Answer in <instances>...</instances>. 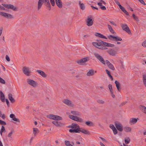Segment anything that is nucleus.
Here are the masks:
<instances>
[{
	"mask_svg": "<svg viewBox=\"0 0 146 146\" xmlns=\"http://www.w3.org/2000/svg\"><path fill=\"white\" fill-rule=\"evenodd\" d=\"M0 124L1 125H5L6 123L5 121L0 120Z\"/></svg>",
	"mask_w": 146,
	"mask_h": 146,
	"instance_id": "nucleus-47",
	"label": "nucleus"
},
{
	"mask_svg": "<svg viewBox=\"0 0 146 146\" xmlns=\"http://www.w3.org/2000/svg\"><path fill=\"white\" fill-rule=\"evenodd\" d=\"M130 139L129 137H127L125 140V142L126 144H127L130 142Z\"/></svg>",
	"mask_w": 146,
	"mask_h": 146,
	"instance_id": "nucleus-37",
	"label": "nucleus"
},
{
	"mask_svg": "<svg viewBox=\"0 0 146 146\" xmlns=\"http://www.w3.org/2000/svg\"><path fill=\"white\" fill-rule=\"evenodd\" d=\"M48 115V117L52 119L57 120H62V117L53 114H50Z\"/></svg>",
	"mask_w": 146,
	"mask_h": 146,
	"instance_id": "nucleus-9",
	"label": "nucleus"
},
{
	"mask_svg": "<svg viewBox=\"0 0 146 146\" xmlns=\"http://www.w3.org/2000/svg\"><path fill=\"white\" fill-rule=\"evenodd\" d=\"M13 133V131H12L8 135V137H10L12 135Z\"/></svg>",
	"mask_w": 146,
	"mask_h": 146,
	"instance_id": "nucleus-55",
	"label": "nucleus"
},
{
	"mask_svg": "<svg viewBox=\"0 0 146 146\" xmlns=\"http://www.w3.org/2000/svg\"><path fill=\"white\" fill-rule=\"evenodd\" d=\"M106 63V64L108 66L109 65H110L111 63L108 60H106L105 63Z\"/></svg>",
	"mask_w": 146,
	"mask_h": 146,
	"instance_id": "nucleus-54",
	"label": "nucleus"
},
{
	"mask_svg": "<svg viewBox=\"0 0 146 146\" xmlns=\"http://www.w3.org/2000/svg\"><path fill=\"white\" fill-rule=\"evenodd\" d=\"M43 3H44L45 5L49 8V10L51 9L50 5L49 0H39L37 7V9L38 10L40 9Z\"/></svg>",
	"mask_w": 146,
	"mask_h": 146,
	"instance_id": "nucleus-1",
	"label": "nucleus"
},
{
	"mask_svg": "<svg viewBox=\"0 0 146 146\" xmlns=\"http://www.w3.org/2000/svg\"><path fill=\"white\" fill-rule=\"evenodd\" d=\"M52 123L56 126H61L64 125V124L57 121H52Z\"/></svg>",
	"mask_w": 146,
	"mask_h": 146,
	"instance_id": "nucleus-16",
	"label": "nucleus"
},
{
	"mask_svg": "<svg viewBox=\"0 0 146 146\" xmlns=\"http://www.w3.org/2000/svg\"><path fill=\"white\" fill-rule=\"evenodd\" d=\"M125 131L127 132H130L131 131V128L129 127H126L124 128Z\"/></svg>",
	"mask_w": 146,
	"mask_h": 146,
	"instance_id": "nucleus-34",
	"label": "nucleus"
},
{
	"mask_svg": "<svg viewBox=\"0 0 146 146\" xmlns=\"http://www.w3.org/2000/svg\"><path fill=\"white\" fill-rule=\"evenodd\" d=\"M106 73L108 74V76L110 74V72L108 70L106 69Z\"/></svg>",
	"mask_w": 146,
	"mask_h": 146,
	"instance_id": "nucleus-62",
	"label": "nucleus"
},
{
	"mask_svg": "<svg viewBox=\"0 0 146 146\" xmlns=\"http://www.w3.org/2000/svg\"><path fill=\"white\" fill-rule=\"evenodd\" d=\"M94 70L92 69L89 70V71L86 74V75L89 76H92L94 75Z\"/></svg>",
	"mask_w": 146,
	"mask_h": 146,
	"instance_id": "nucleus-21",
	"label": "nucleus"
},
{
	"mask_svg": "<svg viewBox=\"0 0 146 146\" xmlns=\"http://www.w3.org/2000/svg\"><path fill=\"white\" fill-rule=\"evenodd\" d=\"M2 5L5 8L11 9L14 11H15L17 10L16 7L13 5L11 4H2Z\"/></svg>",
	"mask_w": 146,
	"mask_h": 146,
	"instance_id": "nucleus-12",
	"label": "nucleus"
},
{
	"mask_svg": "<svg viewBox=\"0 0 146 146\" xmlns=\"http://www.w3.org/2000/svg\"><path fill=\"white\" fill-rule=\"evenodd\" d=\"M109 39L111 40H113L114 41L117 42L118 41H121L122 40V38L117 36H114L113 35H110L108 36Z\"/></svg>",
	"mask_w": 146,
	"mask_h": 146,
	"instance_id": "nucleus-8",
	"label": "nucleus"
},
{
	"mask_svg": "<svg viewBox=\"0 0 146 146\" xmlns=\"http://www.w3.org/2000/svg\"><path fill=\"white\" fill-rule=\"evenodd\" d=\"M0 82L2 84H5V81L2 78L0 77Z\"/></svg>",
	"mask_w": 146,
	"mask_h": 146,
	"instance_id": "nucleus-43",
	"label": "nucleus"
},
{
	"mask_svg": "<svg viewBox=\"0 0 146 146\" xmlns=\"http://www.w3.org/2000/svg\"><path fill=\"white\" fill-rule=\"evenodd\" d=\"M8 98L11 102H14V100L12 97V95L11 94H8Z\"/></svg>",
	"mask_w": 146,
	"mask_h": 146,
	"instance_id": "nucleus-31",
	"label": "nucleus"
},
{
	"mask_svg": "<svg viewBox=\"0 0 146 146\" xmlns=\"http://www.w3.org/2000/svg\"><path fill=\"white\" fill-rule=\"evenodd\" d=\"M99 49H102V50H105V49H106L107 48H106V46H104L102 45H101L100 47L99 48Z\"/></svg>",
	"mask_w": 146,
	"mask_h": 146,
	"instance_id": "nucleus-42",
	"label": "nucleus"
},
{
	"mask_svg": "<svg viewBox=\"0 0 146 146\" xmlns=\"http://www.w3.org/2000/svg\"><path fill=\"white\" fill-rule=\"evenodd\" d=\"M138 118L136 119L135 118H132L130 119L129 123L131 125H134L135 124L137 121Z\"/></svg>",
	"mask_w": 146,
	"mask_h": 146,
	"instance_id": "nucleus-17",
	"label": "nucleus"
},
{
	"mask_svg": "<svg viewBox=\"0 0 146 146\" xmlns=\"http://www.w3.org/2000/svg\"><path fill=\"white\" fill-rule=\"evenodd\" d=\"M0 99L2 102H4L5 100L4 95H3L2 96H0Z\"/></svg>",
	"mask_w": 146,
	"mask_h": 146,
	"instance_id": "nucleus-46",
	"label": "nucleus"
},
{
	"mask_svg": "<svg viewBox=\"0 0 146 146\" xmlns=\"http://www.w3.org/2000/svg\"><path fill=\"white\" fill-rule=\"evenodd\" d=\"M85 124L88 126H93L94 125V123L91 122L90 121H86L85 123Z\"/></svg>",
	"mask_w": 146,
	"mask_h": 146,
	"instance_id": "nucleus-32",
	"label": "nucleus"
},
{
	"mask_svg": "<svg viewBox=\"0 0 146 146\" xmlns=\"http://www.w3.org/2000/svg\"><path fill=\"white\" fill-rule=\"evenodd\" d=\"M95 35L96 36H98L100 38H105L106 39H107V38L105 36L99 33H96L95 34Z\"/></svg>",
	"mask_w": 146,
	"mask_h": 146,
	"instance_id": "nucleus-22",
	"label": "nucleus"
},
{
	"mask_svg": "<svg viewBox=\"0 0 146 146\" xmlns=\"http://www.w3.org/2000/svg\"><path fill=\"white\" fill-rule=\"evenodd\" d=\"M0 15L8 19L13 18V16L7 13L0 12Z\"/></svg>",
	"mask_w": 146,
	"mask_h": 146,
	"instance_id": "nucleus-15",
	"label": "nucleus"
},
{
	"mask_svg": "<svg viewBox=\"0 0 146 146\" xmlns=\"http://www.w3.org/2000/svg\"><path fill=\"white\" fill-rule=\"evenodd\" d=\"M107 52L110 55L112 56H115L116 54V52L113 49H110L107 51Z\"/></svg>",
	"mask_w": 146,
	"mask_h": 146,
	"instance_id": "nucleus-18",
	"label": "nucleus"
},
{
	"mask_svg": "<svg viewBox=\"0 0 146 146\" xmlns=\"http://www.w3.org/2000/svg\"><path fill=\"white\" fill-rule=\"evenodd\" d=\"M92 44L93 45L98 48H99L100 47L101 45V44H100V43H98V42H93L92 43Z\"/></svg>",
	"mask_w": 146,
	"mask_h": 146,
	"instance_id": "nucleus-30",
	"label": "nucleus"
},
{
	"mask_svg": "<svg viewBox=\"0 0 146 146\" xmlns=\"http://www.w3.org/2000/svg\"><path fill=\"white\" fill-rule=\"evenodd\" d=\"M123 12L124 13L127 15H129V14L128 13L127 11L126 10H125L124 11V12Z\"/></svg>",
	"mask_w": 146,
	"mask_h": 146,
	"instance_id": "nucleus-64",
	"label": "nucleus"
},
{
	"mask_svg": "<svg viewBox=\"0 0 146 146\" xmlns=\"http://www.w3.org/2000/svg\"><path fill=\"white\" fill-rule=\"evenodd\" d=\"M27 82L28 84L33 88H36L38 85V84L36 82L32 79H28L27 80Z\"/></svg>",
	"mask_w": 146,
	"mask_h": 146,
	"instance_id": "nucleus-4",
	"label": "nucleus"
},
{
	"mask_svg": "<svg viewBox=\"0 0 146 146\" xmlns=\"http://www.w3.org/2000/svg\"><path fill=\"white\" fill-rule=\"evenodd\" d=\"M80 132H81L82 133L85 134L89 135L90 134V132L88 130H86L84 129H82L81 130L80 128Z\"/></svg>",
	"mask_w": 146,
	"mask_h": 146,
	"instance_id": "nucleus-23",
	"label": "nucleus"
},
{
	"mask_svg": "<svg viewBox=\"0 0 146 146\" xmlns=\"http://www.w3.org/2000/svg\"><path fill=\"white\" fill-rule=\"evenodd\" d=\"M10 117L13 119L15 117V115L13 114H11L10 115Z\"/></svg>",
	"mask_w": 146,
	"mask_h": 146,
	"instance_id": "nucleus-60",
	"label": "nucleus"
},
{
	"mask_svg": "<svg viewBox=\"0 0 146 146\" xmlns=\"http://www.w3.org/2000/svg\"><path fill=\"white\" fill-rule=\"evenodd\" d=\"M138 1L142 4L146 5V4L143 0H138Z\"/></svg>",
	"mask_w": 146,
	"mask_h": 146,
	"instance_id": "nucleus-57",
	"label": "nucleus"
},
{
	"mask_svg": "<svg viewBox=\"0 0 146 146\" xmlns=\"http://www.w3.org/2000/svg\"><path fill=\"white\" fill-rule=\"evenodd\" d=\"M93 17L92 15H89L87 17L86 22V25L89 27L92 26L94 23V20Z\"/></svg>",
	"mask_w": 146,
	"mask_h": 146,
	"instance_id": "nucleus-3",
	"label": "nucleus"
},
{
	"mask_svg": "<svg viewBox=\"0 0 146 146\" xmlns=\"http://www.w3.org/2000/svg\"><path fill=\"white\" fill-rule=\"evenodd\" d=\"M69 117L70 119L77 121H78L80 123H83L84 122L83 119L82 118L76 116L69 115Z\"/></svg>",
	"mask_w": 146,
	"mask_h": 146,
	"instance_id": "nucleus-6",
	"label": "nucleus"
},
{
	"mask_svg": "<svg viewBox=\"0 0 146 146\" xmlns=\"http://www.w3.org/2000/svg\"><path fill=\"white\" fill-rule=\"evenodd\" d=\"M115 84H116V87L117 88V90L118 91H120V84L119 82L117 81L116 80L115 81Z\"/></svg>",
	"mask_w": 146,
	"mask_h": 146,
	"instance_id": "nucleus-25",
	"label": "nucleus"
},
{
	"mask_svg": "<svg viewBox=\"0 0 146 146\" xmlns=\"http://www.w3.org/2000/svg\"><path fill=\"white\" fill-rule=\"evenodd\" d=\"M69 127H71L72 129L69 130V131L71 133H80V127L77 124L72 123L71 125L69 126Z\"/></svg>",
	"mask_w": 146,
	"mask_h": 146,
	"instance_id": "nucleus-2",
	"label": "nucleus"
},
{
	"mask_svg": "<svg viewBox=\"0 0 146 146\" xmlns=\"http://www.w3.org/2000/svg\"><path fill=\"white\" fill-rule=\"evenodd\" d=\"M127 102L126 101L125 102H123L120 105V106H121L124 105L125 104H126L127 103Z\"/></svg>",
	"mask_w": 146,
	"mask_h": 146,
	"instance_id": "nucleus-61",
	"label": "nucleus"
},
{
	"mask_svg": "<svg viewBox=\"0 0 146 146\" xmlns=\"http://www.w3.org/2000/svg\"><path fill=\"white\" fill-rule=\"evenodd\" d=\"M101 42H102V44L104 46H107V45H108V43L104 42L103 41H101Z\"/></svg>",
	"mask_w": 146,
	"mask_h": 146,
	"instance_id": "nucleus-52",
	"label": "nucleus"
},
{
	"mask_svg": "<svg viewBox=\"0 0 146 146\" xmlns=\"http://www.w3.org/2000/svg\"><path fill=\"white\" fill-rule=\"evenodd\" d=\"M97 102L100 104H103L105 103V102L104 101L101 100H97Z\"/></svg>",
	"mask_w": 146,
	"mask_h": 146,
	"instance_id": "nucleus-38",
	"label": "nucleus"
},
{
	"mask_svg": "<svg viewBox=\"0 0 146 146\" xmlns=\"http://www.w3.org/2000/svg\"><path fill=\"white\" fill-rule=\"evenodd\" d=\"M22 70L23 73L26 76H30V74L31 72L30 68L28 67L24 66L22 68Z\"/></svg>",
	"mask_w": 146,
	"mask_h": 146,
	"instance_id": "nucleus-5",
	"label": "nucleus"
},
{
	"mask_svg": "<svg viewBox=\"0 0 146 146\" xmlns=\"http://www.w3.org/2000/svg\"><path fill=\"white\" fill-rule=\"evenodd\" d=\"M115 3L119 6V8L121 7L122 6L120 5V3L117 0H114Z\"/></svg>",
	"mask_w": 146,
	"mask_h": 146,
	"instance_id": "nucleus-40",
	"label": "nucleus"
},
{
	"mask_svg": "<svg viewBox=\"0 0 146 146\" xmlns=\"http://www.w3.org/2000/svg\"><path fill=\"white\" fill-rule=\"evenodd\" d=\"M113 130L115 128L114 125L113 124H110L109 126Z\"/></svg>",
	"mask_w": 146,
	"mask_h": 146,
	"instance_id": "nucleus-51",
	"label": "nucleus"
},
{
	"mask_svg": "<svg viewBox=\"0 0 146 146\" xmlns=\"http://www.w3.org/2000/svg\"><path fill=\"white\" fill-rule=\"evenodd\" d=\"M36 71L42 77L46 78L47 77L46 74L43 71L39 70H37Z\"/></svg>",
	"mask_w": 146,
	"mask_h": 146,
	"instance_id": "nucleus-19",
	"label": "nucleus"
},
{
	"mask_svg": "<svg viewBox=\"0 0 146 146\" xmlns=\"http://www.w3.org/2000/svg\"><path fill=\"white\" fill-rule=\"evenodd\" d=\"M5 130V129L4 126L2 125L1 128L0 130V133L1 135H2V133Z\"/></svg>",
	"mask_w": 146,
	"mask_h": 146,
	"instance_id": "nucleus-35",
	"label": "nucleus"
},
{
	"mask_svg": "<svg viewBox=\"0 0 146 146\" xmlns=\"http://www.w3.org/2000/svg\"><path fill=\"white\" fill-rule=\"evenodd\" d=\"M0 117L4 119L5 118V115L4 114H2L1 113V111H0Z\"/></svg>",
	"mask_w": 146,
	"mask_h": 146,
	"instance_id": "nucleus-41",
	"label": "nucleus"
},
{
	"mask_svg": "<svg viewBox=\"0 0 146 146\" xmlns=\"http://www.w3.org/2000/svg\"><path fill=\"white\" fill-rule=\"evenodd\" d=\"M88 57H85L76 61V62L80 65L83 64V63L87 61L88 60Z\"/></svg>",
	"mask_w": 146,
	"mask_h": 146,
	"instance_id": "nucleus-13",
	"label": "nucleus"
},
{
	"mask_svg": "<svg viewBox=\"0 0 146 146\" xmlns=\"http://www.w3.org/2000/svg\"><path fill=\"white\" fill-rule=\"evenodd\" d=\"M62 102L66 105L70 107H73L74 106L73 103L70 100L64 99L63 100Z\"/></svg>",
	"mask_w": 146,
	"mask_h": 146,
	"instance_id": "nucleus-10",
	"label": "nucleus"
},
{
	"mask_svg": "<svg viewBox=\"0 0 146 146\" xmlns=\"http://www.w3.org/2000/svg\"><path fill=\"white\" fill-rule=\"evenodd\" d=\"M79 4L80 5V8L82 10H84L85 9V6L84 4L81 3L80 1H79Z\"/></svg>",
	"mask_w": 146,
	"mask_h": 146,
	"instance_id": "nucleus-33",
	"label": "nucleus"
},
{
	"mask_svg": "<svg viewBox=\"0 0 146 146\" xmlns=\"http://www.w3.org/2000/svg\"><path fill=\"white\" fill-rule=\"evenodd\" d=\"M39 132V130L36 128H33V133L34 135V136H35L36 134Z\"/></svg>",
	"mask_w": 146,
	"mask_h": 146,
	"instance_id": "nucleus-27",
	"label": "nucleus"
},
{
	"mask_svg": "<svg viewBox=\"0 0 146 146\" xmlns=\"http://www.w3.org/2000/svg\"><path fill=\"white\" fill-rule=\"evenodd\" d=\"M108 88L109 90L111 89H112V85L111 84H109L108 85Z\"/></svg>",
	"mask_w": 146,
	"mask_h": 146,
	"instance_id": "nucleus-63",
	"label": "nucleus"
},
{
	"mask_svg": "<svg viewBox=\"0 0 146 146\" xmlns=\"http://www.w3.org/2000/svg\"><path fill=\"white\" fill-rule=\"evenodd\" d=\"M143 81L144 85L146 87V74H145L143 75Z\"/></svg>",
	"mask_w": 146,
	"mask_h": 146,
	"instance_id": "nucleus-28",
	"label": "nucleus"
},
{
	"mask_svg": "<svg viewBox=\"0 0 146 146\" xmlns=\"http://www.w3.org/2000/svg\"><path fill=\"white\" fill-rule=\"evenodd\" d=\"M115 125L118 130L120 131H123L122 126L120 123L118 122H115Z\"/></svg>",
	"mask_w": 146,
	"mask_h": 146,
	"instance_id": "nucleus-14",
	"label": "nucleus"
},
{
	"mask_svg": "<svg viewBox=\"0 0 146 146\" xmlns=\"http://www.w3.org/2000/svg\"><path fill=\"white\" fill-rule=\"evenodd\" d=\"M121 27L124 31H125L129 34L131 33L130 30L126 24H122L121 25Z\"/></svg>",
	"mask_w": 146,
	"mask_h": 146,
	"instance_id": "nucleus-11",
	"label": "nucleus"
},
{
	"mask_svg": "<svg viewBox=\"0 0 146 146\" xmlns=\"http://www.w3.org/2000/svg\"><path fill=\"white\" fill-rule=\"evenodd\" d=\"M108 67L111 70H115V68L113 64H111L110 65H109Z\"/></svg>",
	"mask_w": 146,
	"mask_h": 146,
	"instance_id": "nucleus-36",
	"label": "nucleus"
},
{
	"mask_svg": "<svg viewBox=\"0 0 146 146\" xmlns=\"http://www.w3.org/2000/svg\"><path fill=\"white\" fill-rule=\"evenodd\" d=\"M56 3L59 8H61L62 7V3L60 0H55Z\"/></svg>",
	"mask_w": 146,
	"mask_h": 146,
	"instance_id": "nucleus-20",
	"label": "nucleus"
},
{
	"mask_svg": "<svg viewBox=\"0 0 146 146\" xmlns=\"http://www.w3.org/2000/svg\"><path fill=\"white\" fill-rule=\"evenodd\" d=\"M114 134L115 135L117 133V131L115 128L112 130Z\"/></svg>",
	"mask_w": 146,
	"mask_h": 146,
	"instance_id": "nucleus-45",
	"label": "nucleus"
},
{
	"mask_svg": "<svg viewBox=\"0 0 146 146\" xmlns=\"http://www.w3.org/2000/svg\"><path fill=\"white\" fill-rule=\"evenodd\" d=\"M132 16H133V18L135 20H136V21H139V20L138 17L137 16H136L134 14H133Z\"/></svg>",
	"mask_w": 146,
	"mask_h": 146,
	"instance_id": "nucleus-39",
	"label": "nucleus"
},
{
	"mask_svg": "<svg viewBox=\"0 0 146 146\" xmlns=\"http://www.w3.org/2000/svg\"><path fill=\"white\" fill-rule=\"evenodd\" d=\"M100 8L103 10H106V8L105 6L102 5L100 7Z\"/></svg>",
	"mask_w": 146,
	"mask_h": 146,
	"instance_id": "nucleus-56",
	"label": "nucleus"
},
{
	"mask_svg": "<svg viewBox=\"0 0 146 146\" xmlns=\"http://www.w3.org/2000/svg\"><path fill=\"white\" fill-rule=\"evenodd\" d=\"M65 143L66 145L68 146L70 144V142L69 141L66 140L65 141Z\"/></svg>",
	"mask_w": 146,
	"mask_h": 146,
	"instance_id": "nucleus-44",
	"label": "nucleus"
},
{
	"mask_svg": "<svg viewBox=\"0 0 146 146\" xmlns=\"http://www.w3.org/2000/svg\"><path fill=\"white\" fill-rule=\"evenodd\" d=\"M94 56L102 63L104 64H106L105 60L103 59V57L101 56L99 54L97 53H94Z\"/></svg>",
	"mask_w": 146,
	"mask_h": 146,
	"instance_id": "nucleus-7",
	"label": "nucleus"
},
{
	"mask_svg": "<svg viewBox=\"0 0 146 146\" xmlns=\"http://www.w3.org/2000/svg\"><path fill=\"white\" fill-rule=\"evenodd\" d=\"M139 108L141 110V111L143 113L146 114V107L140 105L139 106Z\"/></svg>",
	"mask_w": 146,
	"mask_h": 146,
	"instance_id": "nucleus-24",
	"label": "nucleus"
},
{
	"mask_svg": "<svg viewBox=\"0 0 146 146\" xmlns=\"http://www.w3.org/2000/svg\"><path fill=\"white\" fill-rule=\"evenodd\" d=\"M121 9V11L123 12H124V11L125 10V8L123 7L122 6H121V7H120V8H119Z\"/></svg>",
	"mask_w": 146,
	"mask_h": 146,
	"instance_id": "nucleus-58",
	"label": "nucleus"
},
{
	"mask_svg": "<svg viewBox=\"0 0 146 146\" xmlns=\"http://www.w3.org/2000/svg\"><path fill=\"white\" fill-rule=\"evenodd\" d=\"M142 45L144 47H146V40L142 43Z\"/></svg>",
	"mask_w": 146,
	"mask_h": 146,
	"instance_id": "nucleus-50",
	"label": "nucleus"
},
{
	"mask_svg": "<svg viewBox=\"0 0 146 146\" xmlns=\"http://www.w3.org/2000/svg\"><path fill=\"white\" fill-rule=\"evenodd\" d=\"M114 46L115 45L114 44L108 43V45H107V46L112 47H114Z\"/></svg>",
	"mask_w": 146,
	"mask_h": 146,
	"instance_id": "nucleus-48",
	"label": "nucleus"
},
{
	"mask_svg": "<svg viewBox=\"0 0 146 146\" xmlns=\"http://www.w3.org/2000/svg\"><path fill=\"white\" fill-rule=\"evenodd\" d=\"M50 3L52 6H54L55 5V1L54 0H50Z\"/></svg>",
	"mask_w": 146,
	"mask_h": 146,
	"instance_id": "nucleus-49",
	"label": "nucleus"
},
{
	"mask_svg": "<svg viewBox=\"0 0 146 146\" xmlns=\"http://www.w3.org/2000/svg\"><path fill=\"white\" fill-rule=\"evenodd\" d=\"M5 58L6 60L8 61H10V59L9 56L7 55H6V56Z\"/></svg>",
	"mask_w": 146,
	"mask_h": 146,
	"instance_id": "nucleus-53",
	"label": "nucleus"
},
{
	"mask_svg": "<svg viewBox=\"0 0 146 146\" xmlns=\"http://www.w3.org/2000/svg\"><path fill=\"white\" fill-rule=\"evenodd\" d=\"M5 9L3 6L0 5V10H5Z\"/></svg>",
	"mask_w": 146,
	"mask_h": 146,
	"instance_id": "nucleus-59",
	"label": "nucleus"
},
{
	"mask_svg": "<svg viewBox=\"0 0 146 146\" xmlns=\"http://www.w3.org/2000/svg\"><path fill=\"white\" fill-rule=\"evenodd\" d=\"M71 113L73 115H75L79 116L81 115V113L77 111H71Z\"/></svg>",
	"mask_w": 146,
	"mask_h": 146,
	"instance_id": "nucleus-26",
	"label": "nucleus"
},
{
	"mask_svg": "<svg viewBox=\"0 0 146 146\" xmlns=\"http://www.w3.org/2000/svg\"><path fill=\"white\" fill-rule=\"evenodd\" d=\"M108 28L110 31V32L113 34H114L115 33V32L114 31V30L113 29L111 26L110 25H108Z\"/></svg>",
	"mask_w": 146,
	"mask_h": 146,
	"instance_id": "nucleus-29",
	"label": "nucleus"
}]
</instances>
